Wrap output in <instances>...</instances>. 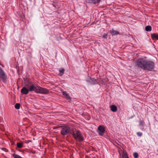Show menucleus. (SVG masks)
I'll return each instance as SVG.
<instances>
[{
  "label": "nucleus",
  "instance_id": "obj_1",
  "mask_svg": "<svg viewBox=\"0 0 158 158\" xmlns=\"http://www.w3.org/2000/svg\"><path fill=\"white\" fill-rule=\"evenodd\" d=\"M73 137L77 140L79 142H81L83 140V136L81 132L76 129L73 130L71 133Z\"/></svg>",
  "mask_w": 158,
  "mask_h": 158
},
{
  "label": "nucleus",
  "instance_id": "obj_2",
  "mask_svg": "<svg viewBox=\"0 0 158 158\" xmlns=\"http://www.w3.org/2000/svg\"><path fill=\"white\" fill-rule=\"evenodd\" d=\"M25 85L30 92L34 91L36 92L38 86H35L32 81L28 80L26 81Z\"/></svg>",
  "mask_w": 158,
  "mask_h": 158
},
{
  "label": "nucleus",
  "instance_id": "obj_3",
  "mask_svg": "<svg viewBox=\"0 0 158 158\" xmlns=\"http://www.w3.org/2000/svg\"><path fill=\"white\" fill-rule=\"evenodd\" d=\"M154 62L151 60H146L143 70L151 71L154 69Z\"/></svg>",
  "mask_w": 158,
  "mask_h": 158
},
{
  "label": "nucleus",
  "instance_id": "obj_4",
  "mask_svg": "<svg viewBox=\"0 0 158 158\" xmlns=\"http://www.w3.org/2000/svg\"><path fill=\"white\" fill-rule=\"evenodd\" d=\"M146 60L143 58L138 60L135 62V64L138 67L144 69Z\"/></svg>",
  "mask_w": 158,
  "mask_h": 158
},
{
  "label": "nucleus",
  "instance_id": "obj_5",
  "mask_svg": "<svg viewBox=\"0 0 158 158\" xmlns=\"http://www.w3.org/2000/svg\"><path fill=\"white\" fill-rule=\"evenodd\" d=\"M7 80V78L6 73L0 67V81L5 83L6 82Z\"/></svg>",
  "mask_w": 158,
  "mask_h": 158
},
{
  "label": "nucleus",
  "instance_id": "obj_6",
  "mask_svg": "<svg viewBox=\"0 0 158 158\" xmlns=\"http://www.w3.org/2000/svg\"><path fill=\"white\" fill-rule=\"evenodd\" d=\"M49 92V91L47 89L38 86L35 93L42 94H47Z\"/></svg>",
  "mask_w": 158,
  "mask_h": 158
},
{
  "label": "nucleus",
  "instance_id": "obj_7",
  "mask_svg": "<svg viewBox=\"0 0 158 158\" xmlns=\"http://www.w3.org/2000/svg\"><path fill=\"white\" fill-rule=\"evenodd\" d=\"M71 132L70 127L68 126H66L61 128L60 131L61 134L63 135H65L69 134H71Z\"/></svg>",
  "mask_w": 158,
  "mask_h": 158
},
{
  "label": "nucleus",
  "instance_id": "obj_8",
  "mask_svg": "<svg viewBox=\"0 0 158 158\" xmlns=\"http://www.w3.org/2000/svg\"><path fill=\"white\" fill-rule=\"evenodd\" d=\"M97 80L93 78L89 77L86 80L87 84L88 85H95L98 83Z\"/></svg>",
  "mask_w": 158,
  "mask_h": 158
},
{
  "label": "nucleus",
  "instance_id": "obj_9",
  "mask_svg": "<svg viewBox=\"0 0 158 158\" xmlns=\"http://www.w3.org/2000/svg\"><path fill=\"white\" fill-rule=\"evenodd\" d=\"M87 2L94 5H98L101 0H86Z\"/></svg>",
  "mask_w": 158,
  "mask_h": 158
},
{
  "label": "nucleus",
  "instance_id": "obj_10",
  "mask_svg": "<svg viewBox=\"0 0 158 158\" xmlns=\"http://www.w3.org/2000/svg\"><path fill=\"white\" fill-rule=\"evenodd\" d=\"M98 132L99 134L102 136L104 133L105 129L103 126H99L98 127Z\"/></svg>",
  "mask_w": 158,
  "mask_h": 158
},
{
  "label": "nucleus",
  "instance_id": "obj_11",
  "mask_svg": "<svg viewBox=\"0 0 158 158\" xmlns=\"http://www.w3.org/2000/svg\"><path fill=\"white\" fill-rule=\"evenodd\" d=\"M30 91L25 85L22 88L21 90V92L22 94L25 95L27 94Z\"/></svg>",
  "mask_w": 158,
  "mask_h": 158
},
{
  "label": "nucleus",
  "instance_id": "obj_12",
  "mask_svg": "<svg viewBox=\"0 0 158 158\" xmlns=\"http://www.w3.org/2000/svg\"><path fill=\"white\" fill-rule=\"evenodd\" d=\"M63 95L64 96V97L68 100L70 101L71 100V98L69 95L67 93L66 91H63L62 92Z\"/></svg>",
  "mask_w": 158,
  "mask_h": 158
},
{
  "label": "nucleus",
  "instance_id": "obj_13",
  "mask_svg": "<svg viewBox=\"0 0 158 158\" xmlns=\"http://www.w3.org/2000/svg\"><path fill=\"white\" fill-rule=\"evenodd\" d=\"M110 108L111 110L113 112H116L117 111V107L114 105H111L110 106Z\"/></svg>",
  "mask_w": 158,
  "mask_h": 158
},
{
  "label": "nucleus",
  "instance_id": "obj_14",
  "mask_svg": "<svg viewBox=\"0 0 158 158\" xmlns=\"http://www.w3.org/2000/svg\"><path fill=\"white\" fill-rule=\"evenodd\" d=\"M110 33L112 35H114L119 34V32L117 31L112 29L110 31Z\"/></svg>",
  "mask_w": 158,
  "mask_h": 158
},
{
  "label": "nucleus",
  "instance_id": "obj_15",
  "mask_svg": "<svg viewBox=\"0 0 158 158\" xmlns=\"http://www.w3.org/2000/svg\"><path fill=\"white\" fill-rule=\"evenodd\" d=\"M151 37L153 40L155 39L156 40H158V34L157 33L151 34Z\"/></svg>",
  "mask_w": 158,
  "mask_h": 158
},
{
  "label": "nucleus",
  "instance_id": "obj_16",
  "mask_svg": "<svg viewBox=\"0 0 158 158\" xmlns=\"http://www.w3.org/2000/svg\"><path fill=\"white\" fill-rule=\"evenodd\" d=\"M122 157L123 158H127L128 157L127 153L126 152H123Z\"/></svg>",
  "mask_w": 158,
  "mask_h": 158
},
{
  "label": "nucleus",
  "instance_id": "obj_17",
  "mask_svg": "<svg viewBox=\"0 0 158 158\" xmlns=\"http://www.w3.org/2000/svg\"><path fill=\"white\" fill-rule=\"evenodd\" d=\"M64 71V68L60 69V70H59L60 73H59V75H60V76H61L63 75Z\"/></svg>",
  "mask_w": 158,
  "mask_h": 158
},
{
  "label": "nucleus",
  "instance_id": "obj_18",
  "mask_svg": "<svg viewBox=\"0 0 158 158\" xmlns=\"http://www.w3.org/2000/svg\"><path fill=\"white\" fill-rule=\"evenodd\" d=\"M145 29L146 31H151L152 30V27L148 25L145 27Z\"/></svg>",
  "mask_w": 158,
  "mask_h": 158
},
{
  "label": "nucleus",
  "instance_id": "obj_19",
  "mask_svg": "<svg viewBox=\"0 0 158 158\" xmlns=\"http://www.w3.org/2000/svg\"><path fill=\"white\" fill-rule=\"evenodd\" d=\"M17 146L18 148H21L23 146V144L21 143H17Z\"/></svg>",
  "mask_w": 158,
  "mask_h": 158
},
{
  "label": "nucleus",
  "instance_id": "obj_20",
  "mask_svg": "<svg viewBox=\"0 0 158 158\" xmlns=\"http://www.w3.org/2000/svg\"><path fill=\"white\" fill-rule=\"evenodd\" d=\"M20 104L19 103H17L15 106V108L17 109H19L20 108Z\"/></svg>",
  "mask_w": 158,
  "mask_h": 158
},
{
  "label": "nucleus",
  "instance_id": "obj_21",
  "mask_svg": "<svg viewBox=\"0 0 158 158\" xmlns=\"http://www.w3.org/2000/svg\"><path fill=\"white\" fill-rule=\"evenodd\" d=\"M133 155L135 158H138V154L136 152L134 153L133 154Z\"/></svg>",
  "mask_w": 158,
  "mask_h": 158
},
{
  "label": "nucleus",
  "instance_id": "obj_22",
  "mask_svg": "<svg viewBox=\"0 0 158 158\" xmlns=\"http://www.w3.org/2000/svg\"><path fill=\"white\" fill-rule=\"evenodd\" d=\"M139 125L142 126H143L144 125V123L141 120L139 121Z\"/></svg>",
  "mask_w": 158,
  "mask_h": 158
},
{
  "label": "nucleus",
  "instance_id": "obj_23",
  "mask_svg": "<svg viewBox=\"0 0 158 158\" xmlns=\"http://www.w3.org/2000/svg\"><path fill=\"white\" fill-rule=\"evenodd\" d=\"M137 134L138 136L139 137H141L142 136V133L141 132H138L137 133Z\"/></svg>",
  "mask_w": 158,
  "mask_h": 158
},
{
  "label": "nucleus",
  "instance_id": "obj_24",
  "mask_svg": "<svg viewBox=\"0 0 158 158\" xmlns=\"http://www.w3.org/2000/svg\"><path fill=\"white\" fill-rule=\"evenodd\" d=\"M103 38L104 39H106L107 38V35L105 34L103 36Z\"/></svg>",
  "mask_w": 158,
  "mask_h": 158
}]
</instances>
